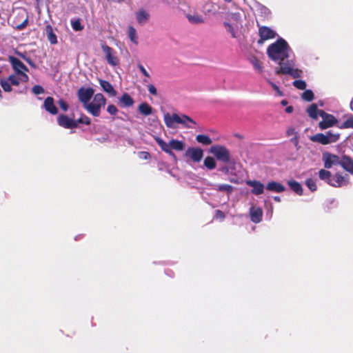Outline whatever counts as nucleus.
Segmentation results:
<instances>
[{"mask_svg":"<svg viewBox=\"0 0 353 353\" xmlns=\"http://www.w3.org/2000/svg\"><path fill=\"white\" fill-rule=\"evenodd\" d=\"M28 23V17H26V18L23 20V21L21 23H20L16 26V29L18 30H21L24 29L27 26Z\"/></svg>","mask_w":353,"mask_h":353,"instance_id":"5fc2aeb1","label":"nucleus"},{"mask_svg":"<svg viewBox=\"0 0 353 353\" xmlns=\"http://www.w3.org/2000/svg\"><path fill=\"white\" fill-rule=\"evenodd\" d=\"M196 140L203 145H208L212 143V139L208 136L205 134H198L196 137Z\"/></svg>","mask_w":353,"mask_h":353,"instance_id":"2f4dec72","label":"nucleus"},{"mask_svg":"<svg viewBox=\"0 0 353 353\" xmlns=\"http://www.w3.org/2000/svg\"><path fill=\"white\" fill-rule=\"evenodd\" d=\"M299 139V137L296 135L294 136V137H292L290 140L294 144L295 147L296 148V150H299L300 148Z\"/></svg>","mask_w":353,"mask_h":353,"instance_id":"4d7b16f0","label":"nucleus"},{"mask_svg":"<svg viewBox=\"0 0 353 353\" xmlns=\"http://www.w3.org/2000/svg\"><path fill=\"white\" fill-rule=\"evenodd\" d=\"M204 165L209 170H213L216 167L215 159L212 157H207L203 161Z\"/></svg>","mask_w":353,"mask_h":353,"instance_id":"7c9ffc66","label":"nucleus"},{"mask_svg":"<svg viewBox=\"0 0 353 353\" xmlns=\"http://www.w3.org/2000/svg\"><path fill=\"white\" fill-rule=\"evenodd\" d=\"M99 84L101 86L103 91L108 93L111 97H115L117 95V91L113 88L112 85L106 80L99 79Z\"/></svg>","mask_w":353,"mask_h":353,"instance_id":"412c9836","label":"nucleus"},{"mask_svg":"<svg viewBox=\"0 0 353 353\" xmlns=\"http://www.w3.org/2000/svg\"><path fill=\"white\" fill-rule=\"evenodd\" d=\"M290 50V48L287 41L279 38L268 47L267 54L274 61H283L288 59Z\"/></svg>","mask_w":353,"mask_h":353,"instance_id":"f257e3e1","label":"nucleus"},{"mask_svg":"<svg viewBox=\"0 0 353 353\" xmlns=\"http://www.w3.org/2000/svg\"><path fill=\"white\" fill-rule=\"evenodd\" d=\"M246 184L253 188L251 192L255 195H259L264 192V185L259 181L248 180L246 181Z\"/></svg>","mask_w":353,"mask_h":353,"instance_id":"dca6fc26","label":"nucleus"},{"mask_svg":"<svg viewBox=\"0 0 353 353\" xmlns=\"http://www.w3.org/2000/svg\"><path fill=\"white\" fill-rule=\"evenodd\" d=\"M45 32L49 42L52 45L57 44V35L54 32L52 27L50 25L48 24L46 26Z\"/></svg>","mask_w":353,"mask_h":353,"instance_id":"4be33fe9","label":"nucleus"},{"mask_svg":"<svg viewBox=\"0 0 353 353\" xmlns=\"http://www.w3.org/2000/svg\"><path fill=\"white\" fill-rule=\"evenodd\" d=\"M278 61L279 68H277L275 70V74L277 75L285 74V72H283L285 70L294 68V62L293 60H289L287 59L285 60Z\"/></svg>","mask_w":353,"mask_h":353,"instance_id":"2eb2a0df","label":"nucleus"},{"mask_svg":"<svg viewBox=\"0 0 353 353\" xmlns=\"http://www.w3.org/2000/svg\"><path fill=\"white\" fill-rule=\"evenodd\" d=\"M221 171L224 172H228V169L227 167H223L221 169Z\"/></svg>","mask_w":353,"mask_h":353,"instance_id":"338daca9","label":"nucleus"},{"mask_svg":"<svg viewBox=\"0 0 353 353\" xmlns=\"http://www.w3.org/2000/svg\"><path fill=\"white\" fill-rule=\"evenodd\" d=\"M223 25H224V27L225 28V29L227 30V31L231 34V36L233 38H236V32L234 31L235 26H233V23L231 24L228 22H224Z\"/></svg>","mask_w":353,"mask_h":353,"instance_id":"a18cd8bd","label":"nucleus"},{"mask_svg":"<svg viewBox=\"0 0 353 353\" xmlns=\"http://www.w3.org/2000/svg\"><path fill=\"white\" fill-rule=\"evenodd\" d=\"M231 20L232 21L233 26H235L236 28H239V26H241V20L240 15L237 13H234L231 15Z\"/></svg>","mask_w":353,"mask_h":353,"instance_id":"49530a36","label":"nucleus"},{"mask_svg":"<svg viewBox=\"0 0 353 353\" xmlns=\"http://www.w3.org/2000/svg\"><path fill=\"white\" fill-rule=\"evenodd\" d=\"M301 98L304 101H312L314 99V93L311 90H306L303 92Z\"/></svg>","mask_w":353,"mask_h":353,"instance_id":"a19ab883","label":"nucleus"},{"mask_svg":"<svg viewBox=\"0 0 353 353\" xmlns=\"http://www.w3.org/2000/svg\"><path fill=\"white\" fill-rule=\"evenodd\" d=\"M322 160L325 169H330L333 165H341V157L340 158L338 155L332 154L329 152H325L323 153Z\"/></svg>","mask_w":353,"mask_h":353,"instance_id":"1a4fd4ad","label":"nucleus"},{"mask_svg":"<svg viewBox=\"0 0 353 353\" xmlns=\"http://www.w3.org/2000/svg\"><path fill=\"white\" fill-rule=\"evenodd\" d=\"M330 141V143L336 142L340 138L339 133H334L332 131H327L325 134Z\"/></svg>","mask_w":353,"mask_h":353,"instance_id":"c9c22d12","label":"nucleus"},{"mask_svg":"<svg viewBox=\"0 0 353 353\" xmlns=\"http://www.w3.org/2000/svg\"><path fill=\"white\" fill-rule=\"evenodd\" d=\"M349 180L350 178L348 174H345V175H343L341 172H336L332 176V182L330 183V185L334 188H341L349 184Z\"/></svg>","mask_w":353,"mask_h":353,"instance_id":"f8f14e48","label":"nucleus"},{"mask_svg":"<svg viewBox=\"0 0 353 353\" xmlns=\"http://www.w3.org/2000/svg\"><path fill=\"white\" fill-rule=\"evenodd\" d=\"M101 49L103 52L105 54V59L108 64L112 66H116L119 63V59L117 56L116 51L108 46L105 43L101 45Z\"/></svg>","mask_w":353,"mask_h":353,"instance_id":"6e6552de","label":"nucleus"},{"mask_svg":"<svg viewBox=\"0 0 353 353\" xmlns=\"http://www.w3.org/2000/svg\"><path fill=\"white\" fill-rule=\"evenodd\" d=\"M164 122L168 128H172L174 127V123L182 124L184 127L188 128H194L192 125H196V123L191 117L186 114H182L181 117L176 113L172 115L167 112L164 114Z\"/></svg>","mask_w":353,"mask_h":353,"instance_id":"f03ea898","label":"nucleus"},{"mask_svg":"<svg viewBox=\"0 0 353 353\" xmlns=\"http://www.w3.org/2000/svg\"><path fill=\"white\" fill-rule=\"evenodd\" d=\"M136 18L139 24H144L148 21L150 14L145 10H140L137 12Z\"/></svg>","mask_w":353,"mask_h":353,"instance_id":"bb28decb","label":"nucleus"},{"mask_svg":"<svg viewBox=\"0 0 353 353\" xmlns=\"http://www.w3.org/2000/svg\"><path fill=\"white\" fill-rule=\"evenodd\" d=\"M259 39L257 41L258 44H263L265 41L268 39H274L276 37V33L272 29L268 26H259Z\"/></svg>","mask_w":353,"mask_h":353,"instance_id":"9d476101","label":"nucleus"},{"mask_svg":"<svg viewBox=\"0 0 353 353\" xmlns=\"http://www.w3.org/2000/svg\"><path fill=\"white\" fill-rule=\"evenodd\" d=\"M310 140L313 142L319 143L322 145L330 144V141L327 136L323 133L316 134L310 137Z\"/></svg>","mask_w":353,"mask_h":353,"instance_id":"5701e85b","label":"nucleus"},{"mask_svg":"<svg viewBox=\"0 0 353 353\" xmlns=\"http://www.w3.org/2000/svg\"><path fill=\"white\" fill-rule=\"evenodd\" d=\"M215 190L219 192H226L230 194L233 192L234 188L229 184H221L217 185V188Z\"/></svg>","mask_w":353,"mask_h":353,"instance_id":"f704fd0d","label":"nucleus"},{"mask_svg":"<svg viewBox=\"0 0 353 353\" xmlns=\"http://www.w3.org/2000/svg\"><path fill=\"white\" fill-rule=\"evenodd\" d=\"M274 200L276 201V202H280L281 201V198L278 196H276L274 197Z\"/></svg>","mask_w":353,"mask_h":353,"instance_id":"0e129e2a","label":"nucleus"},{"mask_svg":"<svg viewBox=\"0 0 353 353\" xmlns=\"http://www.w3.org/2000/svg\"><path fill=\"white\" fill-rule=\"evenodd\" d=\"M138 157L140 159L149 160L151 158V155L148 152L141 151L138 152Z\"/></svg>","mask_w":353,"mask_h":353,"instance_id":"09e8293b","label":"nucleus"},{"mask_svg":"<svg viewBox=\"0 0 353 353\" xmlns=\"http://www.w3.org/2000/svg\"><path fill=\"white\" fill-rule=\"evenodd\" d=\"M305 183L312 192H315L317 190L316 182L312 179H307Z\"/></svg>","mask_w":353,"mask_h":353,"instance_id":"79ce46f5","label":"nucleus"},{"mask_svg":"<svg viewBox=\"0 0 353 353\" xmlns=\"http://www.w3.org/2000/svg\"><path fill=\"white\" fill-rule=\"evenodd\" d=\"M71 26L74 30L75 31H81L83 29V26L81 25L80 19H77L75 20H71Z\"/></svg>","mask_w":353,"mask_h":353,"instance_id":"ea45409f","label":"nucleus"},{"mask_svg":"<svg viewBox=\"0 0 353 353\" xmlns=\"http://www.w3.org/2000/svg\"><path fill=\"white\" fill-rule=\"evenodd\" d=\"M94 93V89L92 88H80L77 91V97L79 100L85 106L92 99Z\"/></svg>","mask_w":353,"mask_h":353,"instance_id":"9b49d317","label":"nucleus"},{"mask_svg":"<svg viewBox=\"0 0 353 353\" xmlns=\"http://www.w3.org/2000/svg\"><path fill=\"white\" fill-rule=\"evenodd\" d=\"M107 112L111 115H115L118 112V109L114 105L110 104L107 108Z\"/></svg>","mask_w":353,"mask_h":353,"instance_id":"3c124183","label":"nucleus"},{"mask_svg":"<svg viewBox=\"0 0 353 353\" xmlns=\"http://www.w3.org/2000/svg\"><path fill=\"white\" fill-rule=\"evenodd\" d=\"M250 219L255 223H260L263 218V210L259 207L252 206L250 208Z\"/></svg>","mask_w":353,"mask_h":353,"instance_id":"f3484780","label":"nucleus"},{"mask_svg":"<svg viewBox=\"0 0 353 353\" xmlns=\"http://www.w3.org/2000/svg\"><path fill=\"white\" fill-rule=\"evenodd\" d=\"M268 82L272 85L273 89L276 90L280 96H283V92L280 90L279 88L275 83H274L270 80H268Z\"/></svg>","mask_w":353,"mask_h":353,"instance_id":"13d9d810","label":"nucleus"},{"mask_svg":"<svg viewBox=\"0 0 353 353\" xmlns=\"http://www.w3.org/2000/svg\"><path fill=\"white\" fill-rule=\"evenodd\" d=\"M288 184L290 186V189L292 191H294L296 194H297L299 196L303 195V190L300 183L295 180H290L288 181Z\"/></svg>","mask_w":353,"mask_h":353,"instance_id":"b1692460","label":"nucleus"},{"mask_svg":"<svg viewBox=\"0 0 353 353\" xmlns=\"http://www.w3.org/2000/svg\"><path fill=\"white\" fill-rule=\"evenodd\" d=\"M148 91L150 94H152V95H154L156 96L157 94V89L156 88L154 87V85L152 84H150L148 85Z\"/></svg>","mask_w":353,"mask_h":353,"instance_id":"bf43d9fd","label":"nucleus"},{"mask_svg":"<svg viewBox=\"0 0 353 353\" xmlns=\"http://www.w3.org/2000/svg\"><path fill=\"white\" fill-rule=\"evenodd\" d=\"M140 113L144 116H148L152 113V108L147 103H142L138 106Z\"/></svg>","mask_w":353,"mask_h":353,"instance_id":"cd10ccee","label":"nucleus"},{"mask_svg":"<svg viewBox=\"0 0 353 353\" xmlns=\"http://www.w3.org/2000/svg\"><path fill=\"white\" fill-rule=\"evenodd\" d=\"M8 61L11 63L12 67L14 70L16 74L21 77V81L23 82H27L29 79V77L25 72H28L29 70L26 66V65L19 59L13 56H9Z\"/></svg>","mask_w":353,"mask_h":353,"instance_id":"423d86ee","label":"nucleus"},{"mask_svg":"<svg viewBox=\"0 0 353 353\" xmlns=\"http://www.w3.org/2000/svg\"><path fill=\"white\" fill-rule=\"evenodd\" d=\"M266 189L270 192L281 193L285 190V187L281 183L272 181L268 183Z\"/></svg>","mask_w":353,"mask_h":353,"instance_id":"aec40b11","label":"nucleus"},{"mask_svg":"<svg viewBox=\"0 0 353 353\" xmlns=\"http://www.w3.org/2000/svg\"><path fill=\"white\" fill-rule=\"evenodd\" d=\"M11 85H19L20 84L21 77H18L16 74H10L7 79Z\"/></svg>","mask_w":353,"mask_h":353,"instance_id":"c03bdc74","label":"nucleus"},{"mask_svg":"<svg viewBox=\"0 0 353 353\" xmlns=\"http://www.w3.org/2000/svg\"><path fill=\"white\" fill-rule=\"evenodd\" d=\"M32 68H37V66L34 62L30 58L27 57L21 53L19 54Z\"/></svg>","mask_w":353,"mask_h":353,"instance_id":"8fccbe9b","label":"nucleus"},{"mask_svg":"<svg viewBox=\"0 0 353 353\" xmlns=\"http://www.w3.org/2000/svg\"><path fill=\"white\" fill-rule=\"evenodd\" d=\"M319 177L321 180L325 181L328 185H330V183H331L332 180V174L331 172L326 169H321L319 171Z\"/></svg>","mask_w":353,"mask_h":353,"instance_id":"393cba45","label":"nucleus"},{"mask_svg":"<svg viewBox=\"0 0 353 353\" xmlns=\"http://www.w3.org/2000/svg\"><path fill=\"white\" fill-rule=\"evenodd\" d=\"M341 129L353 128V116L347 118L341 125H339Z\"/></svg>","mask_w":353,"mask_h":353,"instance_id":"58836bf2","label":"nucleus"},{"mask_svg":"<svg viewBox=\"0 0 353 353\" xmlns=\"http://www.w3.org/2000/svg\"><path fill=\"white\" fill-rule=\"evenodd\" d=\"M185 155L194 162H199L203 157V151L199 148H189Z\"/></svg>","mask_w":353,"mask_h":353,"instance_id":"4468645a","label":"nucleus"},{"mask_svg":"<svg viewBox=\"0 0 353 353\" xmlns=\"http://www.w3.org/2000/svg\"><path fill=\"white\" fill-rule=\"evenodd\" d=\"M281 104L282 105H286L288 104V101L286 100H282Z\"/></svg>","mask_w":353,"mask_h":353,"instance_id":"69168bd1","label":"nucleus"},{"mask_svg":"<svg viewBox=\"0 0 353 353\" xmlns=\"http://www.w3.org/2000/svg\"><path fill=\"white\" fill-rule=\"evenodd\" d=\"M0 85L3 90L5 92H9L12 91V87L10 83L8 81V79H0Z\"/></svg>","mask_w":353,"mask_h":353,"instance_id":"e433bc0d","label":"nucleus"},{"mask_svg":"<svg viewBox=\"0 0 353 353\" xmlns=\"http://www.w3.org/2000/svg\"><path fill=\"white\" fill-rule=\"evenodd\" d=\"M350 108L353 111V97H352V101L350 102Z\"/></svg>","mask_w":353,"mask_h":353,"instance_id":"774afa93","label":"nucleus"},{"mask_svg":"<svg viewBox=\"0 0 353 353\" xmlns=\"http://www.w3.org/2000/svg\"><path fill=\"white\" fill-rule=\"evenodd\" d=\"M214 217L216 219L223 220L225 217V214L220 210H216L215 211Z\"/></svg>","mask_w":353,"mask_h":353,"instance_id":"6e6d98bb","label":"nucleus"},{"mask_svg":"<svg viewBox=\"0 0 353 353\" xmlns=\"http://www.w3.org/2000/svg\"><path fill=\"white\" fill-rule=\"evenodd\" d=\"M154 140L163 152L174 158L176 156L175 154L172 151V149L176 151H182L185 149V147L184 142L174 139H171L168 143H167L159 137H154Z\"/></svg>","mask_w":353,"mask_h":353,"instance_id":"7ed1b4c3","label":"nucleus"},{"mask_svg":"<svg viewBox=\"0 0 353 353\" xmlns=\"http://www.w3.org/2000/svg\"><path fill=\"white\" fill-rule=\"evenodd\" d=\"M319 112L320 110L318 109L317 105L315 103L311 104L307 109V114L313 119H316L318 118Z\"/></svg>","mask_w":353,"mask_h":353,"instance_id":"c85d7f7f","label":"nucleus"},{"mask_svg":"<svg viewBox=\"0 0 353 353\" xmlns=\"http://www.w3.org/2000/svg\"><path fill=\"white\" fill-rule=\"evenodd\" d=\"M57 123L59 125L66 129H73L77 128V121L73 119L69 118L67 115L65 114H60L57 117Z\"/></svg>","mask_w":353,"mask_h":353,"instance_id":"ddd939ff","label":"nucleus"},{"mask_svg":"<svg viewBox=\"0 0 353 353\" xmlns=\"http://www.w3.org/2000/svg\"><path fill=\"white\" fill-rule=\"evenodd\" d=\"M292 85L299 90H305L306 88V83L303 80H295L292 82Z\"/></svg>","mask_w":353,"mask_h":353,"instance_id":"37998d69","label":"nucleus"},{"mask_svg":"<svg viewBox=\"0 0 353 353\" xmlns=\"http://www.w3.org/2000/svg\"><path fill=\"white\" fill-rule=\"evenodd\" d=\"M106 104V99L101 93H97L94 96L92 102H88L83 108L93 117H99L101 109Z\"/></svg>","mask_w":353,"mask_h":353,"instance_id":"20e7f679","label":"nucleus"},{"mask_svg":"<svg viewBox=\"0 0 353 353\" xmlns=\"http://www.w3.org/2000/svg\"><path fill=\"white\" fill-rule=\"evenodd\" d=\"M286 134L288 137L294 135L299 136L298 133L295 131L294 128H289L286 131Z\"/></svg>","mask_w":353,"mask_h":353,"instance_id":"052dcab7","label":"nucleus"},{"mask_svg":"<svg viewBox=\"0 0 353 353\" xmlns=\"http://www.w3.org/2000/svg\"><path fill=\"white\" fill-rule=\"evenodd\" d=\"M187 18H188V21L192 23L199 24V23H203V19L202 17L200 15H198V14H195V15L188 14L187 16Z\"/></svg>","mask_w":353,"mask_h":353,"instance_id":"72a5a7b5","label":"nucleus"},{"mask_svg":"<svg viewBox=\"0 0 353 353\" xmlns=\"http://www.w3.org/2000/svg\"><path fill=\"white\" fill-rule=\"evenodd\" d=\"M128 35L129 38L132 42L134 43H137V31L135 28L132 26L128 27Z\"/></svg>","mask_w":353,"mask_h":353,"instance_id":"4c0bfd02","label":"nucleus"},{"mask_svg":"<svg viewBox=\"0 0 353 353\" xmlns=\"http://www.w3.org/2000/svg\"><path fill=\"white\" fill-rule=\"evenodd\" d=\"M43 108L46 111L51 114H57L58 113V109L54 105V99L52 97H48L43 103Z\"/></svg>","mask_w":353,"mask_h":353,"instance_id":"6ab92c4d","label":"nucleus"},{"mask_svg":"<svg viewBox=\"0 0 353 353\" xmlns=\"http://www.w3.org/2000/svg\"><path fill=\"white\" fill-rule=\"evenodd\" d=\"M76 121H77V124L78 123H81V124H85V125H89L91 123L90 119L88 116H86L85 114H81L80 118L78 119L77 120H76Z\"/></svg>","mask_w":353,"mask_h":353,"instance_id":"de8ad7c7","label":"nucleus"},{"mask_svg":"<svg viewBox=\"0 0 353 353\" xmlns=\"http://www.w3.org/2000/svg\"><path fill=\"white\" fill-rule=\"evenodd\" d=\"M293 110H294L293 107L290 105L285 108V112L287 113H292L293 112Z\"/></svg>","mask_w":353,"mask_h":353,"instance_id":"e2e57ef3","label":"nucleus"},{"mask_svg":"<svg viewBox=\"0 0 353 353\" xmlns=\"http://www.w3.org/2000/svg\"><path fill=\"white\" fill-rule=\"evenodd\" d=\"M285 74L290 75L292 77L296 79L301 77L303 74V71L298 68H291L290 69H288L285 70Z\"/></svg>","mask_w":353,"mask_h":353,"instance_id":"c756f323","label":"nucleus"},{"mask_svg":"<svg viewBox=\"0 0 353 353\" xmlns=\"http://www.w3.org/2000/svg\"><path fill=\"white\" fill-rule=\"evenodd\" d=\"M250 62L252 64L253 67L255 70H258L259 73L263 72V65L262 63L255 57H252L250 59Z\"/></svg>","mask_w":353,"mask_h":353,"instance_id":"473e14b6","label":"nucleus"},{"mask_svg":"<svg viewBox=\"0 0 353 353\" xmlns=\"http://www.w3.org/2000/svg\"><path fill=\"white\" fill-rule=\"evenodd\" d=\"M210 152L215 157L217 161L225 164H228L231 161L230 152L224 145H214L210 148Z\"/></svg>","mask_w":353,"mask_h":353,"instance_id":"39448f33","label":"nucleus"},{"mask_svg":"<svg viewBox=\"0 0 353 353\" xmlns=\"http://www.w3.org/2000/svg\"><path fill=\"white\" fill-rule=\"evenodd\" d=\"M319 115L323 119L319 123V127L321 130H325L338 123V120L334 115L328 114L323 110H320Z\"/></svg>","mask_w":353,"mask_h":353,"instance_id":"0eeeda50","label":"nucleus"},{"mask_svg":"<svg viewBox=\"0 0 353 353\" xmlns=\"http://www.w3.org/2000/svg\"><path fill=\"white\" fill-rule=\"evenodd\" d=\"M58 104H59L60 108L65 112L67 111L69 108L68 104L63 99L59 100Z\"/></svg>","mask_w":353,"mask_h":353,"instance_id":"864d4df0","label":"nucleus"},{"mask_svg":"<svg viewBox=\"0 0 353 353\" xmlns=\"http://www.w3.org/2000/svg\"><path fill=\"white\" fill-rule=\"evenodd\" d=\"M341 166L345 171L353 174V159L351 157L345 154L342 155Z\"/></svg>","mask_w":353,"mask_h":353,"instance_id":"a211bd4d","label":"nucleus"},{"mask_svg":"<svg viewBox=\"0 0 353 353\" xmlns=\"http://www.w3.org/2000/svg\"><path fill=\"white\" fill-rule=\"evenodd\" d=\"M119 101L123 107H131L134 103V99L128 93H123L119 99Z\"/></svg>","mask_w":353,"mask_h":353,"instance_id":"a878e982","label":"nucleus"},{"mask_svg":"<svg viewBox=\"0 0 353 353\" xmlns=\"http://www.w3.org/2000/svg\"><path fill=\"white\" fill-rule=\"evenodd\" d=\"M32 90V92L35 94H43L44 92L43 88L39 85H36L33 86Z\"/></svg>","mask_w":353,"mask_h":353,"instance_id":"603ef678","label":"nucleus"},{"mask_svg":"<svg viewBox=\"0 0 353 353\" xmlns=\"http://www.w3.org/2000/svg\"><path fill=\"white\" fill-rule=\"evenodd\" d=\"M138 68L141 73L146 77L150 78L149 73L146 71L145 68L141 64H138Z\"/></svg>","mask_w":353,"mask_h":353,"instance_id":"680f3d73","label":"nucleus"}]
</instances>
